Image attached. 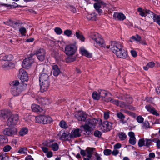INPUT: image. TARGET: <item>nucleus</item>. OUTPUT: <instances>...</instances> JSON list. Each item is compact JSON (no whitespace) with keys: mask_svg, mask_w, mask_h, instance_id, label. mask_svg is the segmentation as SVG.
<instances>
[{"mask_svg":"<svg viewBox=\"0 0 160 160\" xmlns=\"http://www.w3.org/2000/svg\"><path fill=\"white\" fill-rule=\"evenodd\" d=\"M108 49L110 48L112 52L118 57L126 58L127 57V52L122 48V45L116 42H112L111 45L106 46Z\"/></svg>","mask_w":160,"mask_h":160,"instance_id":"nucleus-1","label":"nucleus"},{"mask_svg":"<svg viewBox=\"0 0 160 160\" xmlns=\"http://www.w3.org/2000/svg\"><path fill=\"white\" fill-rule=\"evenodd\" d=\"M97 122V120L94 118L87 119L85 124L82 126L84 131L88 134H89L95 128Z\"/></svg>","mask_w":160,"mask_h":160,"instance_id":"nucleus-2","label":"nucleus"},{"mask_svg":"<svg viewBox=\"0 0 160 160\" xmlns=\"http://www.w3.org/2000/svg\"><path fill=\"white\" fill-rule=\"evenodd\" d=\"M27 84L25 83H21L18 88H11V92L14 96L19 95L26 88Z\"/></svg>","mask_w":160,"mask_h":160,"instance_id":"nucleus-3","label":"nucleus"},{"mask_svg":"<svg viewBox=\"0 0 160 160\" xmlns=\"http://www.w3.org/2000/svg\"><path fill=\"white\" fill-rule=\"evenodd\" d=\"M2 132L5 135L12 137L17 134V130L14 128L7 127L2 130Z\"/></svg>","mask_w":160,"mask_h":160,"instance_id":"nucleus-4","label":"nucleus"},{"mask_svg":"<svg viewBox=\"0 0 160 160\" xmlns=\"http://www.w3.org/2000/svg\"><path fill=\"white\" fill-rule=\"evenodd\" d=\"M77 49V47L75 45H69L66 46L65 49V52L68 55H72L75 54Z\"/></svg>","mask_w":160,"mask_h":160,"instance_id":"nucleus-5","label":"nucleus"},{"mask_svg":"<svg viewBox=\"0 0 160 160\" xmlns=\"http://www.w3.org/2000/svg\"><path fill=\"white\" fill-rule=\"evenodd\" d=\"M18 119L19 117L18 114L12 115L8 119L7 124L9 126H14L18 123Z\"/></svg>","mask_w":160,"mask_h":160,"instance_id":"nucleus-6","label":"nucleus"},{"mask_svg":"<svg viewBox=\"0 0 160 160\" xmlns=\"http://www.w3.org/2000/svg\"><path fill=\"white\" fill-rule=\"evenodd\" d=\"M46 54L45 51L43 48H40L37 50L35 54L39 60L41 62L43 61L45 59Z\"/></svg>","mask_w":160,"mask_h":160,"instance_id":"nucleus-7","label":"nucleus"},{"mask_svg":"<svg viewBox=\"0 0 160 160\" xmlns=\"http://www.w3.org/2000/svg\"><path fill=\"white\" fill-rule=\"evenodd\" d=\"M32 56L26 58L23 60L22 63L23 68L28 69L31 67L34 62V59L32 58Z\"/></svg>","mask_w":160,"mask_h":160,"instance_id":"nucleus-8","label":"nucleus"},{"mask_svg":"<svg viewBox=\"0 0 160 160\" xmlns=\"http://www.w3.org/2000/svg\"><path fill=\"white\" fill-rule=\"evenodd\" d=\"M18 78L22 82H27L28 79V74L27 72L22 69H21L19 70Z\"/></svg>","mask_w":160,"mask_h":160,"instance_id":"nucleus-9","label":"nucleus"},{"mask_svg":"<svg viewBox=\"0 0 160 160\" xmlns=\"http://www.w3.org/2000/svg\"><path fill=\"white\" fill-rule=\"evenodd\" d=\"M112 128V123L108 121H104L102 124V129L104 132L110 131Z\"/></svg>","mask_w":160,"mask_h":160,"instance_id":"nucleus-10","label":"nucleus"},{"mask_svg":"<svg viewBox=\"0 0 160 160\" xmlns=\"http://www.w3.org/2000/svg\"><path fill=\"white\" fill-rule=\"evenodd\" d=\"M75 117L78 121H84L86 119L87 115L83 112L80 111L75 114Z\"/></svg>","mask_w":160,"mask_h":160,"instance_id":"nucleus-11","label":"nucleus"},{"mask_svg":"<svg viewBox=\"0 0 160 160\" xmlns=\"http://www.w3.org/2000/svg\"><path fill=\"white\" fill-rule=\"evenodd\" d=\"M49 85V81L40 82V91L41 92H44L47 91Z\"/></svg>","mask_w":160,"mask_h":160,"instance_id":"nucleus-12","label":"nucleus"},{"mask_svg":"<svg viewBox=\"0 0 160 160\" xmlns=\"http://www.w3.org/2000/svg\"><path fill=\"white\" fill-rule=\"evenodd\" d=\"M113 17L116 20L120 21H123L126 18V16L123 14L117 12L114 13Z\"/></svg>","mask_w":160,"mask_h":160,"instance_id":"nucleus-13","label":"nucleus"},{"mask_svg":"<svg viewBox=\"0 0 160 160\" xmlns=\"http://www.w3.org/2000/svg\"><path fill=\"white\" fill-rule=\"evenodd\" d=\"M81 136L80 133V129H76L72 131L70 134L69 135L70 138H74L77 137H79Z\"/></svg>","mask_w":160,"mask_h":160,"instance_id":"nucleus-14","label":"nucleus"},{"mask_svg":"<svg viewBox=\"0 0 160 160\" xmlns=\"http://www.w3.org/2000/svg\"><path fill=\"white\" fill-rule=\"evenodd\" d=\"M145 108L148 112L152 114L153 115L156 116H158L159 115L157 111L151 105H147L145 106Z\"/></svg>","mask_w":160,"mask_h":160,"instance_id":"nucleus-15","label":"nucleus"},{"mask_svg":"<svg viewBox=\"0 0 160 160\" xmlns=\"http://www.w3.org/2000/svg\"><path fill=\"white\" fill-rule=\"evenodd\" d=\"M138 11L139 12V14L142 17H145L148 15V17L150 16V12H152L149 10L147 9L145 10H143L141 8H139L138 9Z\"/></svg>","mask_w":160,"mask_h":160,"instance_id":"nucleus-16","label":"nucleus"},{"mask_svg":"<svg viewBox=\"0 0 160 160\" xmlns=\"http://www.w3.org/2000/svg\"><path fill=\"white\" fill-rule=\"evenodd\" d=\"M10 115L9 112L6 110H0V118L3 120L7 119Z\"/></svg>","mask_w":160,"mask_h":160,"instance_id":"nucleus-17","label":"nucleus"},{"mask_svg":"<svg viewBox=\"0 0 160 160\" xmlns=\"http://www.w3.org/2000/svg\"><path fill=\"white\" fill-rule=\"evenodd\" d=\"M128 135L130 137L129 142L132 145H134L136 143V138L134 133L132 132H128Z\"/></svg>","mask_w":160,"mask_h":160,"instance_id":"nucleus-18","label":"nucleus"},{"mask_svg":"<svg viewBox=\"0 0 160 160\" xmlns=\"http://www.w3.org/2000/svg\"><path fill=\"white\" fill-rule=\"evenodd\" d=\"M52 72L53 75L55 76H58L61 72L60 68L56 65L52 66Z\"/></svg>","mask_w":160,"mask_h":160,"instance_id":"nucleus-19","label":"nucleus"},{"mask_svg":"<svg viewBox=\"0 0 160 160\" xmlns=\"http://www.w3.org/2000/svg\"><path fill=\"white\" fill-rule=\"evenodd\" d=\"M150 12V17L152 18L154 22H156L157 23L160 25V16L157 15L152 12Z\"/></svg>","mask_w":160,"mask_h":160,"instance_id":"nucleus-20","label":"nucleus"},{"mask_svg":"<svg viewBox=\"0 0 160 160\" xmlns=\"http://www.w3.org/2000/svg\"><path fill=\"white\" fill-rule=\"evenodd\" d=\"M49 81L48 75L45 73H42L39 77V82Z\"/></svg>","mask_w":160,"mask_h":160,"instance_id":"nucleus-21","label":"nucleus"},{"mask_svg":"<svg viewBox=\"0 0 160 160\" xmlns=\"http://www.w3.org/2000/svg\"><path fill=\"white\" fill-rule=\"evenodd\" d=\"M94 41L100 46L104 48H105L106 45L103 39L100 36L97 38Z\"/></svg>","mask_w":160,"mask_h":160,"instance_id":"nucleus-22","label":"nucleus"},{"mask_svg":"<svg viewBox=\"0 0 160 160\" xmlns=\"http://www.w3.org/2000/svg\"><path fill=\"white\" fill-rule=\"evenodd\" d=\"M31 108L32 111L36 112H41L43 110L38 105L36 104H32Z\"/></svg>","mask_w":160,"mask_h":160,"instance_id":"nucleus-23","label":"nucleus"},{"mask_svg":"<svg viewBox=\"0 0 160 160\" xmlns=\"http://www.w3.org/2000/svg\"><path fill=\"white\" fill-rule=\"evenodd\" d=\"M95 150V148H93L88 147L86 149L87 156L88 158H90L93 154V152Z\"/></svg>","mask_w":160,"mask_h":160,"instance_id":"nucleus-24","label":"nucleus"},{"mask_svg":"<svg viewBox=\"0 0 160 160\" xmlns=\"http://www.w3.org/2000/svg\"><path fill=\"white\" fill-rule=\"evenodd\" d=\"M80 51L81 53L83 55L88 58H91L92 54L89 53L83 48H81Z\"/></svg>","mask_w":160,"mask_h":160,"instance_id":"nucleus-25","label":"nucleus"},{"mask_svg":"<svg viewBox=\"0 0 160 160\" xmlns=\"http://www.w3.org/2000/svg\"><path fill=\"white\" fill-rule=\"evenodd\" d=\"M118 106L120 107L128 108L130 109H132V107L128 104H126L125 102L119 101Z\"/></svg>","mask_w":160,"mask_h":160,"instance_id":"nucleus-26","label":"nucleus"},{"mask_svg":"<svg viewBox=\"0 0 160 160\" xmlns=\"http://www.w3.org/2000/svg\"><path fill=\"white\" fill-rule=\"evenodd\" d=\"M75 36L78 39H79L82 42L84 41L85 38L82 33L79 31L78 30L76 32Z\"/></svg>","mask_w":160,"mask_h":160,"instance_id":"nucleus-27","label":"nucleus"},{"mask_svg":"<svg viewBox=\"0 0 160 160\" xmlns=\"http://www.w3.org/2000/svg\"><path fill=\"white\" fill-rule=\"evenodd\" d=\"M141 40V37L138 34H136L135 36H132L130 38L129 40V42H132L136 41L138 42H140Z\"/></svg>","mask_w":160,"mask_h":160,"instance_id":"nucleus-28","label":"nucleus"},{"mask_svg":"<svg viewBox=\"0 0 160 160\" xmlns=\"http://www.w3.org/2000/svg\"><path fill=\"white\" fill-rule=\"evenodd\" d=\"M155 63L153 62H148L146 66L143 67V69L145 70H148L149 68H152L155 66Z\"/></svg>","mask_w":160,"mask_h":160,"instance_id":"nucleus-29","label":"nucleus"},{"mask_svg":"<svg viewBox=\"0 0 160 160\" xmlns=\"http://www.w3.org/2000/svg\"><path fill=\"white\" fill-rule=\"evenodd\" d=\"M10 85L11 86V88H18L20 86V84L19 85V83L18 80L13 81L10 83Z\"/></svg>","mask_w":160,"mask_h":160,"instance_id":"nucleus-30","label":"nucleus"},{"mask_svg":"<svg viewBox=\"0 0 160 160\" xmlns=\"http://www.w3.org/2000/svg\"><path fill=\"white\" fill-rule=\"evenodd\" d=\"M43 124H45L50 123L52 121L51 118L48 116L44 115Z\"/></svg>","mask_w":160,"mask_h":160,"instance_id":"nucleus-31","label":"nucleus"},{"mask_svg":"<svg viewBox=\"0 0 160 160\" xmlns=\"http://www.w3.org/2000/svg\"><path fill=\"white\" fill-rule=\"evenodd\" d=\"M119 139L121 141L124 140L127 138V136L125 133L123 132H120L118 134Z\"/></svg>","mask_w":160,"mask_h":160,"instance_id":"nucleus-32","label":"nucleus"},{"mask_svg":"<svg viewBox=\"0 0 160 160\" xmlns=\"http://www.w3.org/2000/svg\"><path fill=\"white\" fill-rule=\"evenodd\" d=\"M28 132V130L26 128L24 127L22 128L19 132L20 135L23 136L26 134Z\"/></svg>","mask_w":160,"mask_h":160,"instance_id":"nucleus-33","label":"nucleus"},{"mask_svg":"<svg viewBox=\"0 0 160 160\" xmlns=\"http://www.w3.org/2000/svg\"><path fill=\"white\" fill-rule=\"evenodd\" d=\"M44 115H40L35 117L36 122L38 123H43Z\"/></svg>","mask_w":160,"mask_h":160,"instance_id":"nucleus-34","label":"nucleus"},{"mask_svg":"<svg viewBox=\"0 0 160 160\" xmlns=\"http://www.w3.org/2000/svg\"><path fill=\"white\" fill-rule=\"evenodd\" d=\"M89 36L92 40L94 41L100 36L97 32H94L90 33Z\"/></svg>","mask_w":160,"mask_h":160,"instance_id":"nucleus-35","label":"nucleus"},{"mask_svg":"<svg viewBox=\"0 0 160 160\" xmlns=\"http://www.w3.org/2000/svg\"><path fill=\"white\" fill-rule=\"evenodd\" d=\"M93 98L95 100H98L99 99L100 97L99 92H94L92 94Z\"/></svg>","mask_w":160,"mask_h":160,"instance_id":"nucleus-36","label":"nucleus"},{"mask_svg":"<svg viewBox=\"0 0 160 160\" xmlns=\"http://www.w3.org/2000/svg\"><path fill=\"white\" fill-rule=\"evenodd\" d=\"M116 116L118 118L121 119L122 122L123 123H124L125 122L123 121V119L125 118L124 115L121 112H119L116 114Z\"/></svg>","mask_w":160,"mask_h":160,"instance_id":"nucleus-37","label":"nucleus"},{"mask_svg":"<svg viewBox=\"0 0 160 160\" xmlns=\"http://www.w3.org/2000/svg\"><path fill=\"white\" fill-rule=\"evenodd\" d=\"M38 102L40 104L43 105H46L47 102V100L46 99L44 98H40L38 99Z\"/></svg>","mask_w":160,"mask_h":160,"instance_id":"nucleus-38","label":"nucleus"},{"mask_svg":"<svg viewBox=\"0 0 160 160\" xmlns=\"http://www.w3.org/2000/svg\"><path fill=\"white\" fill-rule=\"evenodd\" d=\"M99 93L100 97L104 98L107 95L106 91L105 90H100L98 91Z\"/></svg>","mask_w":160,"mask_h":160,"instance_id":"nucleus-39","label":"nucleus"},{"mask_svg":"<svg viewBox=\"0 0 160 160\" xmlns=\"http://www.w3.org/2000/svg\"><path fill=\"white\" fill-rule=\"evenodd\" d=\"M51 148L53 151H57L58 149L59 146L57 143H55L52 144Z\"/></svg>","mask_w":160,"mask_h":160,"instance_id":"nucleus-40","label":"nucleus"},{"mask_svg":"<svg viewBox=\"0 0 160 160\" xmlns=\"http://www.w3.org/2000/svg\"><path fill=\"white\" fill-rule=\"evenodd\" d=\"M146 142V143H145V146L147 147H149V146L151 145L152 142V140L150 139H147L146 138L145 140V142Z\"/></svg>","mask_w":160,"mask_h":160,"instance_id":"nucleus-41","label":"nucleus"},{"mask_svg":"<svg viewBox=\"0 0 160 160\" xmlns=\"http://www.w3.org/2000/svg\"><path fill=\"white\" fill-rule=\"evenodd\" d=\"M18 152L21 154H25L27 152V148L25 147L20 148Z\"/></svg>","mask_w":160,"mask_h":160,"instance_id":"nucleus-42","label":"nucleus"},{"mask_svg":"<svg viewBox=\"0 0 160 160\" xmlns=\"http://www.w3.org/2000/svg\"><path fill=\"white\" fill-rule=\"evenodd\" d=\"M12 149L11 147L9 145H7L5 146L3 149V151L5 152L9 151Z\"/></svg>","mask_w":160,"mask_h":160,"instance_id":"nucleus-43","label":"nucleus"},{"mask_svg":"<svg viewBox=\"0 0 160 160\" xmlns=\"http://www.w3.org/2000/svg\"><path fill=\"white\" fill-rule=\"evenodd\" d=\"M152 141L156 143L157 148H160V140L157 138H155L153 139Z\"/></svg>","mask_w":160,"mask_h":160,"instance_id":"nucleus-44","label":"nucleus"},{"mask_svg":"<svg viewBox=\"0 0 160 160\" xmlns=\"http://www.w3.org/2000/svg\"><path fill=\"white\" fill-rule=\"evenodd\" d=\"M72 34V31L69 29H67L64 32V34L68 37L70 36Z\"/></svg>","mask_w":160,"mask_h":160,"instance_id":"nucleus-45","label":"nucleus"},{"mask_svg":"<svg viewBox=\"0 0 160 160\" xmlns=\"http://www.w3.org/2000/svg\"><path fill=\"white\" fill-rule=\"evenodd\" d=\"M54 31L58 35H60L62 32V31L61 29L58 27L55 28L54 29Z\"/></svg>","mask_w":160,"mask_h":160,"instance_id":"nucleus-46","label":"nucleus"},{"mask_svg":"<svg viewBox=\"0 0 160 160\" xmlns=\"http://www.w3.org/2000/svg\"><path fill=\"white\" fill-rule=\"evenodd\" d=\"M19 31L22 35L25 36L26 32V29L24 27H22L19 28Z\"/></svg>","mask_w":160,"mask_h":160,"instance_id":"nucleus-47","label":"nucleus"},{"mask_svg":"<svg viewBox=\"0 0 160 160\" xmlns=\"http://www.w3.org/2000/svg\"><path fill=\"white\" fill-rule=\"evenodd\" d=\"M109 100L112 103L118 106L119 101V100H115L113 99H111L110 98L109 99L108 101Z\"/></svg>","mask_w":160,"mask_h":160,"instance_id":"nucleus-48","label":"nucleus"},{"mask_svg":"<svg viewBox=\"0 0 160 160\" xmlns=\"http://www.w3.org/2000/svg\"><path fill=\"white\" fill-rule=\"evenodd\" d=\"M142 127L143 128L147 129L150 127L149 123L147 121H145L142 123Z\"/></svg>","mask_w":160,"mask_h":160,"instance_id":"nucleus-49","label":"nucleus"},{"mask_svg":"<svg viewBox=\"0 0 160 160\" xmlns=\"http://www.w3.org/2000/svg\"><path fill=\"white\" fill-rule=\"evenodd\" d=\"M138 145L139 147L145 146V140L143 139H140L138 142Z\"/></svg>","mask_w":160,"mask_h":160,"instance_id":"nucleus-50","label":"nucleus"},{"mask_svg":"<svg viewBox=\"0 0 160 160\" xmlns=\"http://www.w3.org/2000/svg\"><path fill=\"white\" fill-rule=\"evenodd\" d=\"M60 126L62 128H67L66 123L64 121H62L60 122Z\"/></svg>","mask_w":160,"mask_h":160,"instance_id":"nucleus-51","label":"nucleus"},{"mask_svg":"<svg viewBox=\"0 0 160 160\" xmlns=\"http://www.w3.org/2000/svg\"><path fill=\"white\" fill-rule=\"evenodd\" d=\"M94 135L95 136L98 137H100L102 135V133L98 130H96L94 133Z\"/></svg>","mask_w":160,"mask_h":160,"instance_id":"nucleus-52","label":"nucleus"},{"mask_svg":"<svg viewBox=\"0 0 160 160\" xmlns=\"http://www.w3.org/2000/svg\"><path fill=\"white\" fill-rule=\"evenodd\" d=\"M112 152V151L109 149H105L104 151V154L105 155H109Z\"/></svg>","mask_w":160,"mask_h":160,"instance_id":"nucleus-53","label":"nucleus"},{"mask_svg":"<svg viewBox=\"0 0 160 160\" xmlns=\"http://www.w3.org/2000/svg\"><path fill=\"white\" fill-rule=\"evenodd\" d=\"M94 7L96 10H97L100 9L101 8V6L100 4V3H99L98 2L94 4Z\"/></svg>","mask_w":160,"mask_h":160,"instance_id":"nucleus-54","label":"nucleus"},{"mask_svg":"<svg viewBox=\"0 0 160 160\" xmlns=\"http://www.w3.org/2000/svg\"><path fill=\"white\" fill-rule=\"evenodd\" d=\"M69 134L66 133H63L61 137V139L65 140L68 139L67 137L69 136Z\"/></svg>","mask_w":160,"mask_h":160,"instance_id":"nucleus-55","label":"nucleus"},{"mask_svg":"<svg viewBox=\"0 0 160 160\" xmlns=\"http://www.w3.org/2000/svg\"><path fill=\"white\" fill-rule=\"evenodd\" d=\"M137 121L139 123H142L144 120L143 118L141 116H139L137 118Z\"/></svg>","mask_w":160,"mask_h":160,"instance_id":"nucleus-56","label":"nucleus"},{"mask_svg":"<svg viewBox=\"0 0 160 160\" xmlns=\"http://www.w3.org/2000/svg\"><path fill=\"white\" fill-rule=\"evenodd\" d=\"M8 69H12L14 67V64L12 62H8Z\"/></svg>","mask_w":160,"mask_h":160,"instance_id":"nucleus-57","label":"nucleus"},{"mask_svg":"<svg viewBox=\"0 0 160 160\" xmlns=\"http://www.w3.org/2000/svg\"><path fill=\"white\" fill-rule=\"evenodd\" d=\"M121 147V144L120 143H117L114 146V148L115 149H118Z\"/></svg>","mask_w":160,"mask_h":160,"instance_id":"nucleus-58","label":"nucleus"},{"mask_svg":"<svg viewBox=\"0 0 160 160\" xmlns=\"http://www.w3.org/2000/svg\"><path fill=\"white\" fill-rule=\"evenodd\" d=\"M2 68L4 70L8 69V62H5L2 66Z\"/></svg>","mask_w":160,"mask_h":160,"instance_id":"nucleus-59","label":"nucleus"},{"mask_svg":"<svg viewBox=\"0 0 160 160\" xmlns=\"http://www.w3.org/2000/svg\"><path fill=\"white\" fill-rule=\"evenodd\" d=\"M95 156L96 158V160H102V158L101 157V155L98 154V153L96 152Z\"/></svg>","mask_w":160,"mask_h":160,"instance_id":"nucleus-60","label":"nucleus"},{"mask_svg":"<svg viewBox=\"0 0 160 160\" xmlns=\"http://www.w3.org/2000/svg\"><path fill=\"white\" fill-rule=\"evenodd\" d=\"M109 117V113L108 112H105L104 114V117L105 119H107Z\"/></svg>","mask_w":160,"mask_h":160,"instance_id":"nucleus-61","label":"nucleus"},{"mask_svg":"<svg viewBox=\"0 0 160 160\" xmlns=\"http://www.w3.org/2000/svg\"><path fill=\"white\" fill-rule=\"evenodd\" d=\"M41 148L44 153H47L48 152V149L47 148L44 146H41Z\"/></svg>","mask_w":160,"mask_h":160,"instance_id":"nucleus-62","label":"nucleus"},{"mask_svg":"<svg viewBox=\"0 0 160 160\" xmlns=\"http://www.w3.org/2000/svg\"><path fill=\"white\" fill-rule=\"evenodd\" d=\"M131 53L132 56L134 57H136L137 55V52L135 51L131 50Z\"/></svg>","mask_w":160,"mask_h":160,"instance_id":"nucleus-63","label":"nucleus"},{"mask_svg":"<svg viewBox=\"0 0 160 160\" xmlns=\"http://www.w3.org/2000/svg\"><path fill=\"white\" fill-rule=\"evenodd\" d=\"M119 153L117 149H114L112 152L111 153L112 154L115 156L117 155Z\"/></svg>","mask_w":160,"mask_h":160,"instance_id":"nucleus-64","label":"nucleus"}]
</instances>
